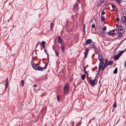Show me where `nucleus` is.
I'll use <instances>...</instances> for the list:
<instances>
[{
  "label": "nucleus",
  "mask_w": 126,
  "mask_h": 126,
  "mask_svg": "<svg viewBox=\"0 0 126 126\" xmlns=\"http://www.w3.org/2000/svg\"><path fill=\"white\" fill-rule=\"evenodd\" d=\"M100 62L99 64L98 67V71H96V72H97L98 73L96 75V76H97L99 74L100 72V70L101 69L102 66L104 64V59L102 60H99Z\"/></svg>",
  "instance_id": "obj_1"
},
{
  "label": "nucleus",
  "mask_w": 126,
  "mask_h": 126,
  "mask_svg": "<svg viewBox=\"0 0 126 126\" xmlns=\"http://www.w3.org/2000/svg\"><path fill=\"white\" fill-rule=\"evenodd\" d=\"M34 65L35 66L34 69L36 70H39L42 71L44 70L43 69H42V67H40L39 66V65L38 63L37 64L34 63Z\"/></svg>",
  "instance_id": "obj_2"
},
{
  "label": "nucleus",
  "mask_w": 126,
  "mask_h": 126,
  "mask_svg": "<svg viewBox=\"0 0 126 126\" xmlns=\"http://www.w3.org/2000/svg\"><path fill=\"white\" fill-rule=\"evenodd\" d=\"M97 76H96V77L95 78L94 80L91 79H89V82L91 86H94L95 84H96L97 82L95 83V79Z\"/></svg>",
  "instance_id": "obj_3"
},
{
  "label": "nucleus",
  "mask_w": 126,
  "mask_h": 126,
  "mask_svg": "<svg viewBox=\"0 0 126 126\" xmlns=\"http://www.w3.org/2000/svg\"><path fill=\"white\" fill-rule=\"evenodd\" d=\"M64 92L65 94H67L68 93V83L67 82L64 85Z\"/></svg>",
  "instance_id": "obj_4"
},
{
  "label": "nucleus",
  "mask_w": 126,
  "mask_h": 126,
  "mask_svg": "<svg viewBox=\"0 0 126 126\" xmlns=\"http://www.w3.org/2000/svg\"><path fill=\"white\" fill-rule=\"evenodd\" d=\"M92 40L91 39H87L85 43L86 45H88L91 43H92Z\"/></svg>",
  "instance_id": "obj_5"
},
{
  "label": "nucleus",
  "mask_w": 126,
  "mask_h": 126,
  "mask_svg": "<svg viewBox=\"0 0 126 126\" xmlns=\"http://www.w3.org/2000/svg\"><path fill=\"white\" fill-rule=\"evenodd\" d=\"M98 59L99 60H101L103 59V55L102 54H98Z\"/></svg>",
  "instance_id": "obj_6"
},
{
  "label": "nucleus",
  "mask_w": 126,
  "mask_h": 126,
  "mask_svg": "<svg viewBox=\"0 0 126 126\" xmlns=\"http://www.w3.org/2000/svg\"><path fill=\"white\" fill-rule=\"evenodd\" d=\"M126 20V17L125 16H123L121 19L122 23H125Z\"/></svg>",
  "instance_id": "obj_7"
},
{
  "label": "nucleus",
  "mask_w": 126,
  "mask_h": 126,
  "mask_svg": "<svg viewBox=\"0 0 126 126\" xmlns=\"http://www.w3.org/2000/svg\"><path fill=\"white\" fill-rule=\"evenodd\" d=\"M58 42L59 44H62V40L60 36H58Z\"/></svg>",
  "instance_id": "obj_8"
},
{
  "label": "nucleus",
  "mask_w": 126,
  "mask_h": 126,
  "mask_svg": "<svg viewBox=\"0 0 126 126\" xmlns=\"http://www.w3.org/2000/svg\"><path fill=\"white\" fill-rule=\"evenodd\" d=\"M78 5L77 3H75V5L74 6L73 8L75 11H77L78 9Z\"/></svg>",
  "instance_id": "obj_9"
},
{
  "label": "nucleus",
  "mask_w": 126,
  "mask_h": 126,
  "mask_svg": "<svg viewBox=\"0 0 126 126\" xmlns=\"http://www.w3.org/2000/svg\"><path fill=\"white\" fill-rule=\"evenodd\" d=\"M122 31L123 32V28L122 26L121 25H120V26H119V28H118V32H119Z\"/></svg>",
  "instance_id": "obj_10"
},
{
  "label": "nucleus",
  "mask_w": 126,
  "mask_h": 126,
  "mask_svg": "<svg viewBox=\"0 0 126 126\" xmlns=\"http://www.w3.org/2000/svg\"><path fill=\"white\" fill-rule=\"evenodd\" d=\"M120 56L118 54L117 55H115L113 57V58L115 60H118L119 58V57Z\"/></svg>",
  "instance_id": "obj_11"
},
{
  "label": "nucleus",
  "mask_w": 126,
  "mask_h": 126,
  "mask_svg": "<svg viewBox=\"0 0 126 126\" xmlns=\"http://www.w3.org/2000/svg\"><path fill=\"white\" fill-rule=\"evenodd\" d=\"M8 78H7V80H6V85H5V90H4V91H5L6 90V89L8 87Z\"/></svg>",
  "instance_id": "obj_12"
},
{
  "label": "nucleus",
  "mask_w": 126,
  "mask_h": 126,
  "mask_svg": "<svg viewBox=\"0 0 126 126\" xmlns=\"http://www.w3.org/2000/svg\"><path fill=\"white\" fill-rule=\"evenodd\" d=\"M118 33L117 36L118 37H120L122 35V34L124 33V32L122 31L119 32H118Z\"/></svg>",
  "instance_id": "obj_13"
},
{
  "label": "nucleus",
  "mask_w": 126,
  "mask_h": 126,
  "mask_svg": "<svg viewBox=\"0 0 126 126\" xmlns=\"http://www.w3.org/2000/svg\"><path fill=\"white\" fill-rule=\"evenodd\" d=\"M61 50L63 52L65 50V49H64V44H61Z\"/></svg>",
  "instance_id": "obj_14"
},
{
  "label": "nucleus",
  "mask_w": 126,
  "mask_h": 126,
  "mask_svg": "<svg viewBox=\"0 0 126 126\" xmlns=\"http://www.w3.org/2000/svg\"><path fill=\"white\" fill-rule=\"evenodd\" d=\"M45 42L44 41H43L42 42V43L41 44L42 46L44 49L45 48Z\"/></svg>",
  "instance_id": "obj_15"
},
{
  "label": "nucleus",
  "mask_w": 126,
  "mask_h": 126,
  "mask_svg": "<svg viewBox=\"0 0 126 126\" xmlns=\"http://www.w3.org/2000/svg\"><path fill=\"white\" fill-rule=\"evenodd\" d=\"M116 1H117L118 3H119L118 5H119L121 6L120 5L121 3L123 2V1L122 0H115Z\"/></svg>",
  "instance_id": "obj_16"
},
{
  "label": "nucleus",
  "mask_w": 126,
  "mask_h": 126,
  "mask_svg": "<svg viewBox=\"0 0 126 126\" xmlns=\"http://www.w3.org/2000/svg\"><path fill=\"white\" fill-rule=\"evenodd\" d=\"M125 51V50L121 51H118L119 53L118 54L120 56Z\"/></svg>",
  "instance_id": "obj_17"
},
{
  "label": "nucleus",
  "mask_w": 126,
  "mask_h": 126,
  "mask_svg": "<svg viewBox=\"0 0 126 126\" xmlns=\"http://www.w3.org/2000/svg\"><path fill=\"white\" fill-rule=\"evenodd\" d=\"M105 19V16H101V21L103 22Z\"/></svg>",
  "instance_id": "obj_18"
},
{
  "label": "nucleus",
  "mask_w": 126,
  "mask_h": 126,
  "mask_svg": "<svg viewBox=\"0 0 126 126\" xmlns=\"http://www.w3.org/2000/svg\"><path fill=\"white\" fill-rule=\"evenodd\" d=\"M113 62L112 61H109L108 63V64L109 65H112L113 63Z\"/></svg>",
  "instance_id": "obj_19"
},
{
  "label": "nucleus",
  "mask_w": 126,
  "mask_h": 126,
  "mask_svg": "<svg viewBox=\"0 0 126 126\" xmlns=\"http://www.w3.org/2000/svg\"><path fill=\"white\" fill-rule=\"evenodd\" d=\"M100 34L103 36H105V33L104 31H102L100 33Z\"/></svg>",
  "instance_id": "obj_20"
},
{
  "label": "nucleus",
  "mask_w": 126,
  "mask_h": 126,
  "mask_svg": "<svg viewBox=\"0 0 126 126\" xmlns=\"http://www.w3.org/2000/svg\"><path fill=\"white\" fill-rule=\"evenodd\" d=\"M117 68L116 67V68L113 71V73L114 74H116L117 73Z\"/></svg>",
  "instance_id": "obj_21"
},
{
  "label": "nucleus",
  "mask_w": 126,
  "mask_h": 126,
  "mask_svg": "<svg viewBox=\"0 0 126 126\" xmlns=\"http://www.w3.org/2000/svg\"><path fill=\"white\" fill-rule=\"evenodd\" d=\"M21 86L23 87L24 84V81L23 80H22L21 82Z\"/></svg>",
  "instance_id": "obj_22"
},
{
  "label": "nucleus",
  "mask_w": 126,
  "mask_h": 126,
  "mask_svg": "<svg viewBox=\"0 0 126 126\" xmlns=\"http://www.w3.org/2000/svg\"><path fill=\"white\" fill-rule=\"evenodd\" d=\"M48 63H46L45 64V66L42 67V69H47V66L48 65Z\"/></svg>",
  "instance_id": "obj_23"
},
{
  "label": "nucleus",
  "mask_w": 126,
  "mask_h": 126,
  "mask_svg": "<svg viewBox=\"0 0 126 126\" xmlns=\"http://www.w3.org/2000/svg\"><path fill=\"white\" fill-rule=\"evenodd\" d=\"M85 77V74H82L81 76V78L83 80L84 79Z\"/></svg>",
  "instance_id": "obj_24"
},
{
  "label": "nucleus",
  "mask_w": 126,
  "mask_h": 126,
  "mask_svg": "<svg viewBox=\"0 0 126 126\" xmlns=\"http://www.w3.org/2000/svg\"><path fill=\"white\" fill-rule=\"evenodd\" d=\"M55 52V54L57 56H58L59 55V53L57 51V50H54Z\"/></svg>",
  "instance_id": "obj_25"
},
{
  "label": "nucleus",
  "mask_w": 126,
  "mask_h": 126,
  "mask_svg": "<svg viewBox=\"0 0 126 126\" xmlns=\"http://www.w3.org/2000/svg\"><path fill=\"white\" fill-rule=\"evenodd\" d=\"M103 3V1H100V2L98 4V5L99 6H100Z\"/></svg>",
  "instance_id": "obj_26"
},
{
  "label": "nucleus",
  "mask_w": 126,
  "mask_h": 126,
  "mask_svg": "<svg viewBox=\"0 0 126 126\" xmlns=\"http://www.w3.org/2000/svg\"><path fill=\"white\" fill-rule=\"evenodd\" d=\"M55 21H52L51 22V23L50 24V29H51V28L52 27L54 23V22Z\"/></svg>",
  "instance_id": "obj_27"
},
{
  "label": "nucleus",
  "mask_w": 126,
  "mask_h": 126,
  "mask_svg": "<svg viewBox=\"0 0 126 126\" xmlns=\"http://www.w3.org/2000/svg\"><path fill=\"white\" fill-rule=\"evenodd\" d=\"M106 29H107V28H106V26H105L103 27V29H102V31H105V30H106Z\"/></svg>",
  "instance_id": "obj_28"
},
{
  "label": "nucleus",
  "mask_w": 126,
  "mask_h": 126,
  "mask_svg": "<svg viewBox=\"0 0 126 126\" xmlns=\"http://www.w3.org/2000/svg\"><path fill=\"white\" fill-rule=\"evenodd\" d=\"M117 105L116 103H114L113 105V107L114 108H116V107Z\"/></svg>",
  "instance_id": "obj_29"
},
{
  "label": "nucleus",
  "mask_w": 126,
  "mask_h": 126,
  "mask_svg": "<svg viewBox=\"0 0 126 126\" xmlns=\"http://www.w3.org/2000/svg\"><path fill=\"white\" fill-rule=\"evenodd\" d=\"M90 45L92 47L94 46V43L92 41V43H91V44H90Z\"/></svg>",
  "instance_id": "obj_30"
},
{
  "label": "nucleus",
  "mask_w": 126,
  "mask_h": 126,
  "mask_svg": "<svg viewBox=\"0 0 126 126\" xmlns=\"http://www.w3.org/2000/svg\"><path fill=\"white\" fill-rule=\"evenodd\" d=\"M89 50L88 49H86V50L85 51V53L88 54L89 52Z\"/></svg>",
  "instance_id": "obj_31"
},
{
  "label": "nucleus",
  "mask_w": 126,
  "mask_h": 126,
  "mask_svg": "<svg viewBox=\"0 0 126 126\" xmlns=\"http://www.w3.org/2000/svg\"><path fill=\"white\" fill-rule=\"evenodd\" d=\"M96 50L97 53L98 54H100L99 53V52H100V49H99L97 48V49H96Z\"/></svg>",
  "instance_id": "obj_32"
},
{
  "label": "nucleus",
  "mask_w": 126,
  "mask_h": 126,
  "mask_svg": "<svg viewBox=\"0 0 126 126\" xmlns=\"http://www.w3.org/2000/svg\"><path fill=\"white\" fill-rule=\"evenodd\" d=\"M60 98H59V95H57V100L58 102H59L60 101Z\"/></svg>",
  "instance_id": "obj_33"
},
{
  "label": "nucleus",
  "mask_w": 126,
  "mask_h": 126,
  "mask_svg": "<svg viewBox=\"0 0 126 126\" xmlns=\"http://www.w3.org/2000/svg\"><path fill=\"white\" fill-rule=\"evenodd\" d=\"M105 14V12L104 11V10L101 13V16L104 15Z\"/></svg>",
  "instance_id": "obj_34"
},
{
  "label": "nucleus",
  "mask_w": 126,
  "mask_h": 126,
  "mask_svg": "<svg viewBox=\"0 0 126 126\" xmlns=\"http://www.w3.org/2000/svg\"><path fill=\"white\" fill-rule=\"evenodd\" d=\"M92 28H95V24L94 23H93V24H92Z\"/></svg>",
  "instance_id": "obj_35"
},
{
  "label": "nucleus",
  "mask_w": 126,
  "mask_h": 126,
  "mask_svg": "<svg viewBox=\"0 0 126 126\" xmlns=\"http://www.w3.org/2000/svg\"><path fill=\"white\" fill-rule=\"evenodd\" d=\"M108 63H105L104 65V66L105 67H107L109 65L108 64Z\"/></svg>",
  "instance_id": "obj_36"
},
{
  "label": "nucleus",
  "mask_w": 126,
  "mask_h": 126,
  "mask_svg": "<svg viewBox=\"0 0 126 126\" xmlns=\"http://www.w3.org/2000/svg\"><path fill=\"white\" fill-rule=\"evenodd\" d=\"M108 59H106L105 60V63H108Z\"/></svg>",
  "instance_id": "obj_37"
},
{
  "label": "nucleus",
  "mask_w": 126,
  "mask_h": 126,
  "mask_svg": "<svg viewBox=\"0 0 126 126\" xmlns=\"http://www.w3.org/2000/svg\"><path fill=\"white\" fill-rule=\"evenodd\" d=\"M40 43V45H41V43H40V41H39V42L38 41V43H37V44L36 45V47H35V49H36V48L38 47V43Z\"/></svg>",
  "instance_id": "obj_38"
},
{
  "label": "nucleus",
  "mask_w": 126,
  "mask_h": 126,
  "mask_svg": "<svg viewBox=\"0 0 126 126\" xmlns=\"http://www.w3.org/2000/svg\"><path fill=\"white\" fill-rule=\"evenodd\" d=\"M111 7L113 9H114L115 7V6L113 5L112 4H111Z\"/></svg>",
  "instance_id": "obj_39"
},
{
  "label": "nucleus",
  "mask_w": 126,
  "mask_h": 126,
  "mask_svg": "<svg viewBox=\"0 0 126 126\" xmlns=\"http://www.w3.org/2000/svg\"><path fill=\"white\" fill-rule=\"evenodd\" d=\"M112 33H111V35H113L114 34V31L113 30H112Z\"/></svg>",
  "instance_id": "obj_40"
},
{
  "label": "nucleus",
  "mask_w": 126,
  "mask_h": 126,
  "mask_svg": "<svg viewBox=\"0 0 126 126\" xmlns=\"http://www.w3.org/2000/svg\"><path fill=\"white\" fill-rule=\"evenodd\" d=\"M85 24H84V26H83V31H84V33H85Z\"/></svg>",
  "instance_id": "obj_41"
},
{
  "label": "nucleus",
  "mask_w": 126,
  "mask_h": 126,
  "mask_svg": "<svg viewBox=\"0 0 126 126\" xmlns=\"http://www.w3.org/2000/svg\"><path fill=\"white\" fill-rule=\"evenodd\" d=\"M116 21L118 22L120 20V19L119 18H118V17H116Z\"/></svg>",
  "instance_id": "obj_42"
},
{
  "label": "nucleus",
  "mask_w": 126,
  "mask_h": 126,
  "mask_svg": "<svg viewBox=\"0 0 126 126\" xmlns=\"http://www.w3.org/2000/svg\"><path fill=\"white\" fill-rule=\"evenodd\" d=\"M111 32H112V30L111 31L110 30L108 32V34H111Z\"/></svg>",
  "instance_id": "obj_43"
},
{
  "label": "nucleus",
  "mask_w": 126,
  "mask_h": 126,
  "mask_svg": "<svg viewBox=\"0 0 126 126\" xmlns=\"http://www.w3.org/2000/svg\"><path fill=\"white\" fill-rule=\"evenodd\" d=\"M105 67L104 66H103V68H102V69H101V71H102L103 70H104L105 69Z\"/></svg>",
  "instance_id": "obj_44"
},
{
  "label": "nucleus",
  "mask_w": 126,
  "mask_h": 126,
  "mask_svg": "<svg viewBox=\"0 0 126 126\" xmlns=\"http://www.w3.org/2000/svg\"><path fill=\"white\" fill-rule=\"evenodd\" d=\"M124 66L125 68L126 67V60L124 62Z\"/></svg>",
  "instance_id": "obj_45"
},
{
  "label": "nucleus",
  "mask_w": 126,
  "mask_h": 126,
  "mask_svg": "<svg viewBox=\"0 0 126 126\" xmlns=\"http://www.w3.org/2000/svg\"><path fill=\"white\" fill-rule=\"evenodd\" d=\"M73 29L72 28H71L70 31V32H69L70 33V32H73Z\"/></svg>",
  "instance_id": "obj_46"
},
{
  "label": "nucleus",
  "mask_w": 126,
  "mask_h": 126,
  "mask_svg": "<svg viewBox=\"0 0 126 126\" xmlns=\"http://www.w3.org/2000/svg\"><path fill=\"white\" fill-rule=\"evenodd\" d=\"M87 54L85 53V56L84 57V58H86L87 57Z\"/></svg>",
  "instance_id": "obj_47"
},
{
  "label": "nucleus",
  "mask_w": 126,
  "mask_h": 126,
  "mask_svg": "<svg viewBox=\"0 0 126 126\" xmlns=\"http://www.w3.org/2000/svg\"><path fill=\"white\" fill-rule=\"evenodd\" d=\"M83 71H85L86 70V68L85 67V66L83 67Z\"/></svg>",
  "instance_id": "obj_48"
},
{
  "label": "nucleus",
  "mask_w": 126,
  "mask_h": 126,
  "mask_svg": "<svg viewBox=\"0 0 126 126\" xmlns=\"http://www.w3.org/2000/svg\"><path fill=\"white\" fill-rule=\"evenodd\" d=\"M31 65L32 66V67H33V69H34V67L35 66H34L32 64H31Z\"/></svg>",
  "instance_id": "obj_49"
},
{
  "label": "nucleus",
  "mask_w": 126,
  "mask_h": 126,
  "mask_svg": "<svg viewBox=\"0 0 126 126\" xmlns=\"http://www.w3.org/2000/svg\"><path fill=\"white\" fill-rule=\"evenodd\" d=\"M94 47H93V48L95 50H96V49H97V48L95 46H93Z\"/></svg>",
  "instance_id": "obj_50"
},
{
  "label": "nucleus",
  "mask_w": 126,
  "mask_h": 126,
  "mask_svg": "<svg viewBox=\"0 0 126 126\" xmlns=\"http://www.w3.org/2000/svg\"><path fill=\"white\" fill-rule=\"evenodd\" d=\"M44 49V52H45L47 54V55H48V54L46 52V49H45H45Z\"/></svg>",
  "instance_id": "obj_51"
},
{
  "label": "nucleus",
  "mask_w": 126,
  "mask_h": 126,
  "mask_svg": "<svg viewBox=\"0 0 126 126\" xmlns=\"http://www.w3.org/2000/svg\"><path fill=\"white\" fill-rule=\"evenodd\" d=\"M84 73L86 74H88L87 73V72L86 70L85 71H84Z\"/></svg>",
  "instance_id": "obj_52"
},
{
  "label": "nucleus",
  "mask_w": 126,
  "mask_h": 126,
  "mask_svg": "<svg viewBox=\"0 0 126 126\" xmlns=\"http://www.w3.org/2000/svg\"><path fill=\"white\" fill-rule=\"evenodd\" d=\"M115 109L113 108L112 109V112H113L114 111H115Z\"/></svg>",
  "instance_id": "obj_53"
},
{
  "label": "nucleus",
  "mask_w": 126,
  "mask_h": 126,
  "mask_svg": "<svg viewBox=\"0 0 126 126\" xmlns=\"http://www.w3.org/2000/svg\"><path fill=\"white\" fill-rule=\"evenodd\" d=\"M33 86L34 87H36L37 86V85L36 84H35Z\"/></svg>",
  "instance_id": "obj_54"
},
{
  "label": "nucleus",
  "mask_w": 126,
  "mask_h": 126,
  "mask_svg": "<svg viewBox=\"0 0 126 126\" xmlns=\"http://www.w3.org/2000/svg\"><path fill=\"white\" fill-rule=\"evenodd\" d=\"M97 68V66H95L94 68V69H96Z\"/></svg>",
  "instance_id": "obj_55"
},
{
  "label": "nucleus",
  "mask_w": 126,
  "mask_h": 126,
  "mask_svg": "<svg viewBox=\"0 0 126 126\" xmlns=\"http://www.w3.org/2000/svg\"><path fill=\"white\" fill-rule=\"evenodd\" d=\"M100 13V12L99 13V14H98V15H99V16H100V14H99Z\"/></svg>",
  "instance_id": "obj_56"
},
{
  "label": "nucleus",
  "mask_w": 126,
  "mask_h": 126,
  "mask_svg": "<svg viewBox=\"0 0 126 126\" xmlns=\"http://www.w3.org/2000/svg\"><path fill=\"white\" fill-rule=\"evenodd\" d=\"M94 69V68H92V70L93 71V70Z\"/></svg>",
  "instance_id": "obj_57"
},
{
  "label": "nucleus",
  "mask_w": 126,
  "mask_h": 126,
  "mask_svg": "<svg viewBox=\"0 0 126 126\" xmlns=\"http://www.w3.org/2000/svg\"><path fill=\"white\" fill-rule=\"evenodd\" d=\"M116 27L117 28L118 27V26H117V24L116 25Z\"/></svg>",
  "instance_id": "obj_58"
},
{
  "label": "nucleus",
  "mask_w": 126,
  "mask_h": 126,
  "mask_svg": "<svg viewBox=\"0 0 126 126\" xmlns=\"http://www.w3.org/2000/svg\"><path fill=\"white\" fill-rule=\"evenodd\" d=\"M77 0L79 2V0Z\"/></svg>",
  "instance_id": "obj_59"
},
{
  "label": "nucleus",
  "mask_w": 126,
  "mask_h": 126,
  "mask_svg": "<svg viewBox=\"0 0 126 126\" xmlns=\"http://www.w3.org/2000/svg\"><path fill=\"white\" fill-rule=\"evenodd\" d=\"M88 66V65H87V67H86L87 68Z\"/></svg>",
  "instance_id": "obj_60"
},
{
  "label": "nucleus",
  "mask_w": 126,
  "mask_h": 126,
  "mask_svg": "<svg viewBox=\"0 0 126 126\" xmlns=\"http://www.w3.org/2000/svg\"><path fill=\"white\" fill-rule=\"evenodd\" d=\"M88 75H87V77L88 78L89 77H88V74H87Z\"/></svg>",
  "instance_id": "obj_61"
},
{
  "label": "nucleus",
  "mask_w": 126,
  "mask_h": 126,
  "mask_svg": "<svg viewBox=\"0 0 126 126\" xmlns=\"http://www.w3.org/2000/svg\"><path fill=\"white\" fill-rule=\"evenodd\" d=\"M101 83V82L100 81H99V83Z\"/></svg>",
  "instance_id": "obj_62"
},
{
  "label": "nucleus",
  "mask_w": 126,
  "mask_h": 126,
  "mask_svg": "<svg viewBox=\"0 0 126 126\" xmlns=\"http://www.w3.org/2000/svg\"><path fill=\"white\" fill-rule=\"evenodd\" d=\"M94 20L95 21V18H94Z\"/></svg>",
  "instance_id": "obj_63"
},
{
  "label": "nucleus",
  "mask_w": 126,
  "mask_h": 126,
  "mask_svg": "<svg viewBox=\"0 0 126 126\" xmlns=\"http://www.w3.org/2000/svg\"><path fill=\"white\" fill-rule=\"evenodd\" d=\"M125 51H126V48L125 49Z\"/></svg>",
  "instance_id": "obj_64"
}]
</instances>
